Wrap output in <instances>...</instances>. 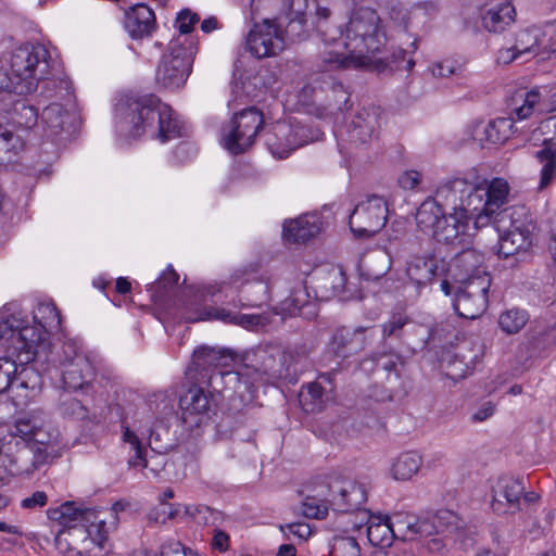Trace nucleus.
Masks as SVG:
<instances>
[{
	"instance_id": "f257e3e1",
	"label": "nucleus",
	"mask_w": 556,
	"mask_h": 556,
	"mask_svg": "<svg viewBox=\"0 0 556 556\" xmlns=\"http://www.w3.org/2000/svg\"><path fill=\"white\" fill-rule=\"evenodd\" d=\"M330 10L318 7L315 13V27L324 42L319 54L323 71L368 70L379 74L388 64L379 56L387 43V34L378 13L370 8L356 9L345 27L328 22Z\"/></svg>"
},
{
	"instance_id": "f03ea898",
	"label": "nucleus",
	"mask_w": 556,
	"mask_h": 556,
	"mask_svg": "<svg viewBox=\"0 0 556 556\" xmlns=\"http://www.w3.org/2000/svg\"><path fill=\"white\" fill-rule=\"evenodd\" d=\"M510 187L504 178L488 180L476 172L455 177L437 189V199L445 205H456L473 214L475 228H483L490 223L497 224L513 219L519 213L516 207H505ZM522 211V208H520Z\"/></svg>"
},
{
	"instance_id": "7ed1b4c3",
	"label": "nucleus",
	"mask_w": 556,
	"mask_h": 556,
	"mask_svg": "<svg viewBox=\"0 0 556 556\" xmlns=\"http://www.w3.org/2000/svg\"><path fill=\"white\" fill-rule=\"evenodd\" d=\"M49 51L42 45L17 48L11 56V71L0 68V101L12 94L24 96L40 86L39 96L45 99L72 101V87L67 78H48Z\"/></svg>"
},
{
	"instance_id": "20e7f679",
	"label": "nucleus",
	"mask_w": 556,
	"mask_h": 556,
	"mask_svg": "<svg viewBox=\"0 0 556 556\" xmlns=\"http://www.w3.org/2000/svg\"><path fill=\"white\" fill-rule=\"evenodd\" d=\"M48 517L62 529L55 536L60 553L71 556H85L94 546L103 547L108 538L105 521L99 511L86 508L75 502H65L59 507L49 508Z\"/></svg>"
},
{
	"instance_id": "39448f33",
	"label": "nucleus",
	"mask_w": 556,
	"mask_h": 556,
	"mask_svg": "<svg viewBox=\"0 0 556 556\" xmlns=\"http://www.w3.org/2000/svg\"><path fill=\"white\" fill-rule=\"evenodd\" d=\"M119 128L132 138L154 129L163 143L182 136V124L174 116L173 110L153 94L130 98Z\"/></svg>"
},
{
	"instance_id": "423d86ee",
	"label": "nucleus",
	"mask_w": 556,
	"mask_h": 556,
	"mask_svg": "<svg viewBox=\"0 0 556 556\" xmlns=\"http://www.w3.org/2000/svg\"><path fill=\"white\" fill-rule=\"evenodd\" d=\"M9 433L12 438L34 444L21 450L13 460L11 472L17 476L30 475L48 463L59 439V431L49 421L35 415L16 420Z\"/></svg>"
},
{
	"instance_id": "0eeeda50",
	"label": "nucleus",
	"mask_w": 556,
	"mask_h": 556,
	"mask_svg": "<svg viewBox=\"0 0 556 556\" xmlns=\"http://www.w3.org/2000/svg\"><path fill=\"white\" fill-rule=\"evenodd\" d=\"M253 364L244 365L237 371H217L210 376L211 386L216 389L218 381H223L225 390L242 395L251 392L263 377L278 378L289 370V362L286 359L283 350L276 344L258 346L253 353Z\"/></svg>"
},
{
	"instance_id": "6e6552de",
	"label": "nucleus",
	"mask_w": 556,
	"mask_h": 556,
	"mask_svg": "<svg viewBox=\"0 0 556 556\" xmlns=\"http://www.w3.org/2000/svg\"><path fill=\"white\" fill-rule=\"evenodd\" d=\"M42 329L38 326L24 325L15 316L0 319V342L7 352L26 365L34 361L37 345L42 339Z\"/></svg>"
},
{
	"instance_id": "1a4fd4ad",
	"label": "nucleus",
	"mask_w": 556,
	"mask_h": 556,
	"mask_svg": "<svg viewBox=\"0 0 556 556\" xmlns=\"http://www.w3.org/2000/svg\"><path fill=\"white\" fill-rule=\"evenodd\" d=\"M62 379L66 390L88 394L93 390L97 371L91 361L74 340L63 343L59 354Z\"/></svg>"
},
{
	"instance_id": "9d476101",
	"label": "nucleus",
	"mask_w": 556,
	"mask_h": 556,
	"mask_svg": "<svg viewBox=\"0 0 556 556\" xmlns=\"http://www.w3.org/2000/svg\"><path fill=\"white\" fill-rule=\"evenodd\" d=\"M490 286V276L464 283H453L448 279L441 282V289L446 295L454 294L453 306L456 313L468 319L480 317L486 309Z\"/></svg>"
},
{
	"instance_id": "9b49d317",
	"label": "nucleus",
	"mask_w": 556,
	"mask_h": 556,
	"mask_svg": "<svg viewBox=\"0 0 556 556\" xmlns=\"http://www.w3.org/2000/svg\"><path fill=\"white\" fill-rule=\"evenodd\" d=\"M153 418L150 415L137 417L132 425L123 424L122 439L124 443L130 445L134 454L128 458V466L130 468L144 469L149 468V464L156 457L147 456L146 447L142 444V439H147L152 451L161 453L163 446L159 443L160 435L153 429Z\"/></svg>"
},
{
	"instance_id": "f8f14e48",
	"label": "nucleus",
	"mask_w": 556,
	"mask_h": 556,
	"mask_svg": "<svg viewBox=\"0 0 556 556\" xmlns=\"http://www.w3.org/2000/svg\"><path fill=\"white\" fill-rule=\"evenodd\" d=\"M263 123V114L255 108L235 114L222 129L224 147L232 154L243 153L253 144Z\"/></svg>"
},
{
	"instance_id": "ddd939ff",
	"label": "nucleus",
	"mask_w": 556,
	"mask_h": 556,
	"mask_svg": "<svg viewBox=\"0 0 556 556\" xmlns=\"http://www.w3.org/2000/svg\"><path fill=\"white\" fill-rule=\"evenodd\" d=\"M192 62L190 49L177 43L172 45L157 65V84L167 89L180 88L190 75Z\"/></svg>"
},
{
	"instance_id": "4468645a",
	"label": "nucleus",
	"mask_w": 556,
	"mask_h": 556,
	"mask_svg": "<svg viewBox=\"0 0 556 556\" xmlns=\"http://www.w3.org/2000/svg\"><path fill=\"white\" fill-rule=\"evenodd\" d=\"M387 219L388 205L384 199L370 195L355 206L349 225L355 236L371 237L384 227Z\"/></svg>"
},
{
	"instance_id": "2eb2a0df",
	"label": "nucleus",
	"mask_w": 556,
	"mask_h": 556,
	"mask_svg": "<svg viewBox=\"0 0 556 556\" xmlns=\"http://www.w3.org/2000/svg\"><path fill=\"white\" fill-rule=\"evenodd\" d=\"M307 129L295 122H277L265 132V143L270 153L278 159L289 154L311 141Z\"/></svg>"
},
{
	"instance_id": "dca6fc26",
	"label": "nucleus",
	"mask_w": 556,
	"mask_h": 556,
	"mask_svg": "<svg viewBox=\"0 0 556 556\" xmlns=\"http://www.w3.org/2000/svg\"><path fill=\"white\" fill-rule=\"evenodd\" d=\"M379 119V108H362L340 129L339 138L342 142L354 147L366 146L377 137L380 127Z\"/></svg>"
},
{
	"instance_id": "f3484780",
	"label": "nucleus",
	"mask_w": 556,
	"mask_h": 556,
	"mask_svg": "<svg viewBox=\"0 0 556 556\" xmlns=\"http://www.w3.org/2000/svg\"><path fill=\"white\" fill-rule=\"evenodd\" d=\"M247 49L256 58L276 55L285 48V33L275 20L255 24L245 39Z\"/></svg>"
},
{
	"instance_id": "a211bd4d",
	"label": "nucleus",
	"mask_w": 556,
	"mask_h": 556,
	"mask_svg": "<svg viewBox=\"0 0 556 556\" xmlns=\"http://www.w3.org/2000/svg\"><path fill=\"white\" fill-rule=\"evenodd\" d=\"M450 206L453 212L442 217L438 230H434V238L437 241L447 245L467 247L472 242L468 222L470 219L475 222L473 214L458 205L455 207Z\"/></svg>"
},
{
	"instance_id": "6ab92c4d",
	"label": "nucleus",
	"mask_w": 556,
	"mask_h": 556,
	"mask_svg": "<svg viewBox=\"0 0 556 556\" xmlns=\"http://www.w3.org/2000/svg\"><path fill=\"white\" fill-rule=\"evenodd\" d=\"M446 278L453 283L470 282L489 276L484 267V254L472 248H465L447 264Z\"/></svg>"
},
{
	"instance_id": "aec40b11",
	"label": "nucleus",
	"mask_w": 556,
	"mask_h": 556,
	"mask_svg": "<svg viewBox=\"0 0 556 556\" xmlns=\"http://www.w3.org/2000/svg\"><path fill=\"white\" fill-rule=\"evenodd\" d=\"M494 225L500 232L498 256L507 258L530 247V230L519 218L514 216L513 219H506L501 223V228L497 224Z\"/></svg>"
},
{
	"instance_id": "412c9836",
	"label": "nucleus",
	"mask_w": 556,
	"mask_h": 556,
	"mask_svg": "<svg viewBox=\"0 0 556 556\" xmlns=\"http://www.w3.org/2000/svg\"><path fill=\"white\" fill-rule=\"evenodd\" d=\"M366 502L365 489L355 481L334 480L329 484L328 503L338 513H351Z\"/></svg>"
},
{
	"instance_id": "4be33fe9",
	"label": "nucleus",
	"mask_w": 556,
	"mask_h": 556,
	"mask_svg": "<svg viewBox=\"0 0 556 556\" xmlns=\"http://www.w3.org/2000/svg\"><path fill=\"white\" fill-rule=\"evenodd\" d=\"M525 486L519 479L502 477L492 486L491 507L496 514H514L520 509Z\"/></svg>"
},
{
	"instance_id": "5701e85b",
	"label": "nucleus",
	"mask_w": 556,
	"mask_h": 556,
	"mask_svg": "<svg viewBox=\"0 0 556 556\" xmlns=\"http://www.w3.org/2000/svg\"><path fill=\"white\" fill-rule=\"evenodd\" d=\"M370 331L371 329L365 327L337 329L330 343L332 352L341 358L362 352L374 337Z\"/></svg>"
},
{
	"instance_id": "b1692460",
	"label": "nucleus",
	"mask_w": 556,
	"mask_h": 556,
	"mask_svg": "<svg viewBox=\"0 0 556 556\" xmlns=\"http://www.w3.org/2000/svg\"><path fill=\"white\" fill-rule=\"evenodd\" d=\"M75 121L74 113L58 102L50 103L41 113L43 131L53 141L63 139V134L71 136L75 130Z\"/></svg>"
},
{
	"instance_id": "393cba45",
	"label": "nucleus",
	"mask_w": 556,
	"mask_h": 556,
	"mask_svg": "<svg viewBox=\"0 0 556 556\" xmlns=\"http://www.w3.org/2000/svg\"><path fill=\"white\" fill-rule=\"evenodd\" d=\"M516 11L509 0H490L480 11L482 27L490 33H502L515 21Z\"/></svg>"
},
{
	"instance_id": "a878e982",
	"label": "nucleus",
	"mask_w": 556,
	"mask_h": 556,
	"mask_svg": "<svg viewBox=\"0 0 556 556\" xmlns=\"http://www.w3.org/2000/svg\"><path fill=\"white\" fill-rule=\"evenodd\" d=\"M206 319L222 320L226 324L237 325L248 330H257L269 323L268 317L263 314H239L219 307L204 309L197 320Z\"/></svg>"
},
{
	"instance_id": "bb28decb",
	"label": "nucleus",
	"mask_w": 556,
	"mask_h": 556,
	"mask_svg": "<svg viewBox=\"0 0 556 556\" xmlns=\"http://www.w3.org/2000/svg\"><path fill=\"white\" fill-rule=\"evenodd\" d=\"M540 36L541 31L536 28L520 30L511 47L498 51V62L509 64L523 54L536 53L541 42Z\"/></svg>"
},
{
	"instance_id": "cd10ccee",
	"label": "nucleus",
	"mask_w": 556,
	"mask_h": 556,
	"mask_svg": "<svg viewBox=\"0 0 556 556\" xmlns=\"http://www.w3.org/2000/svg\"><path fill=\"white\" fill-rule=\"evenodd\" d=\"M184 420L200 425L211 408L208 395L199 387L190 388L179 400Z\"/></svg>"
},
{
	"instance_id": "c85d7f7f",
	"label": "nucleus",
	"mask_w": 556,
	"mask_h": 556,
	"mask_svg": "<svg viewBox=\"0 0 556 556\" xmlns=\"http://www.w3.org/2000/svg\"><path fill=\"white\" fill-rule=\"evenodd\" d=\"M467 343L458 348V352L451 357L445 365V374L453 380L465 378L480 362L482 349L477 345L476 350H469Z\"/></svg>"
},
{
	"instance_id": "c756f323",
	"label": "nucleus",
	"mask_w": 556,
	"mask_h": 556,
	"mask_svg": "<svg viewBox=\"0 0 556 556\" xmlns=\"http://www.w3.org/2000/svg\"><path fill=\"white\" fill-rule=\"evenodd\" d=\"M321 230V222L316 214H305L283 224V237L289 242L300 243L309 240Z\"/></svg>"
},
{
	"instance_id": "7c9ffc66",
	"label": "nucleus",
	"mask_w": 556,
	"mask_h": 556,
	"mask_svg": "<svg viewBox=\"0 0 556 556\" xmlns=\"http://www.w3.org/2000/svg\"><path fill=\"white\" fill-rule=\"evenodd\" d=\"M154 25V13L143 3L135 5L126 13L125 28L135 39L149 36L152 33Z\"/></svg>"
},
{
	"instance_id": "2f4dec72",
	"label": "nucleus",
	"mask_w": 556,
	"mask_h": 556,
	"mask_svg": "<svg viewBox=\"0 0 556 556\" xmlns=\"http://www.w3.org/2000/svg\"><path fill=\"white\" fill-rule=\"evenodd\" d=\"M279 3L280 14L289 22L286 34L300 37L306 24L308 0H276Z\"/></svg>"
},
{
	"instance_id": "473e14b6",
	"label": "nucleus",
	"mask_w": 556,
	"mask_h": 556,
	"mask_svg": "<svg viewBox=\"0 0 556 556\" xmlns=\"http://www.w3.org/2000/svg\"><path fill=\"white\" fill-rule=\"evenodd\" d=\"M457 529V518L450 510L439 511L432 519H419L416 517L414 539L417 535L429 536L434 533L452 532Z\"/></svg>"
},
{
	"instance_id": "72a5a7b5",
	"label": "nucleus",
	"mask_w": 556,
	"mask_h": 556,
	"mask_svg": "<svg viewBox=\"0 0 556 556\" xmlns=\"http://www.w3.org/2000/svg\"><path fill=\"white\" fill-rule=\"evenodd\" d=\"M438 270V261L434 256L427 255L413 256L406 266L407 277L413 281L418 288L425 287L432 282L433 278L437 275Z\"/></svg>"
},
{
	"instance_id": "f704fd0d",
	"label": "nucleus",
	"mask_w": 556,
	"mask_h": 556,
	"mask_svg": "<svg viewBox=\"0 0 556 556\" xmlns=\"http://www.w3.org/2000/svg\"><path fill=\"white\" fill-rule=\"evenodd\" d=\"M229 361H231V354L225 349L200 346L192 355V365L197 370L208 371L211 368L227 366Z\"/></svg>"
},
{
	"instance_id": "c9c22d12",
	"label": "nucleus",
	"mask_w": 556,
	"mask_h": 556,
	"mask_svg": "<svg viewBox=\"0 0 556 556\" xmlns=\"http://www.w3.org/2000/svg\"><path fill=\"white\" fill-rule=\"evenodd\" d=\"M444 215L438 201L428 199L420 204L415 218L421 231L431 233L434 237V230H438V226L441 224Z\"/></svg>"
},
{
	"instance_id": "e433bc0d",
	"label": "nucleus",
	"mask_w": 556,
	"mask_h": 556,
	"mask_svg": "<svg viewBox=\"0 0 556 556\" xmlns=\"http://www.w3.org/2000/svg\"><path fill=\"white\" fill-rule=\"evenodd\" d=\"M422 458L417 452H405L400 454L391 465V476L397 481L410 480L420 469Z\"/></svg>"
},
{
	"instance_id": "4c0bfd02",
	"label": "nucleus",
	"mask_w": 556,
	"mask_h": 556,
	"mask_svg": "<svg viewBox=\"0 0 556 556\" xmlns=\"http://www.w3.org/2000/svg\"><path fill=\"white\" fill-rule=\"evenodd\" d=\"M540 101L541 92L539 89H521L511 97V113L515 114L519 121L527 119L533 114Z\"/></svg>"
},
{
	"instance_id": "58836bf2",
	"label": "nucleus",
	"mask_w": 556,
	"mask_h": 556,
	"mask_svg": "<svg viewBox=\"0 0 556 556\" xmlns=\"http://www.w3.org/2000/svg\"><path fill=\"white\" fill-rule=\"evenodd\" d=\"M392 258L390 254L384 250H375L362 261V267L365 270V275L368 279H380L391 269Z\"/></svg>"
},
{
	"instance_id": "ea45409f",
	"label": "nucleus",
	"mask_w": 556,
	"mask_h": 556,
	"mask_svg": "<svg viewBox=\"0 0 556 556\" xmlns=\"http://www.w3.org/2000/svg\"><path fill=\"white\" fill-rule=\"evenodd\" d=\"M323 91L326 93L327 114L337 116L350 108V93L341 83L327 84Z\"/></svg>"
},
{
	"instance_id": "a19ab883",
	"label": "nucleus",
	"mask_w": 556,
	"mask_h": 556,
	"mask_svg": "<svg viewBox=\"0 0 556 556\" xmlns=\"http://www.w3.org/2000/svg\"><path fill=\"white\" fill-rule=\"evenodd\" d=\"M367 536L372 545L390 546L396 536L391 530L389 516L371 517L367 527Z\"/></svg>"
},
{
	"instance_id": "79ce46f5",
	"label": "nucleus",
	"mask_w": 556,
	"mask_h": 556,
	"mask_svg": "<svg viewBox=\"0 0 556 556\" xmlns=\"http://www.w3.org/2000/svg\"><path fill=\"white\" fill-rule=\"evenodd\" d=\"M239 292L238 301L242 307H258L268 300V286L261 280L247 282Z\"/></svg>"
},
{
	"instance_id": "37998d69",
	"label": "nucleus",
	"mask_w": 556,
	"mask_h": 556,
	"mask_svg": "<svg viewBox=\"0 0 556 556\" xmlns=\"http://www.w3.org/2000/svg\"><path fill=\"white\" fill-rule=\"evenodd\" d=\"M536 157L543 164L539 189H544L556 177V144L544 140V148L536 152Z\"/></svg>"
},
{
	"instance_id": "c03bdc74",
	"label": "nucleus",
	"mask_w": 556,
	"mask_h": 556,
	"mask_svg": "<svg viewBox=\"0 0 556 556\" xmlns=\"http://www.w3.org/2000/svg\"><path fill=\"white\" fill-rule=\"evenodd\" d=\"M39 376L33 369L22 365L20 372H16V376L10 390L16 396L28 397V391L34 394L39 389Z\"/></svg>"
},
{
	"instance_id": "a18cd8bd",
	"label": "nucleus",
	"mask_w": 556,
	"mask_h": 556,
	"mask_svg": "<svg viewBox=\"0 0 556 556\" xmlns=\"http://www.w3.org/2000/svg\"><path fill=\"white\" fill-rule=\"evenodd\" d=\"M346 276L341 268H331L320 278L319 288L324 289V298L343 296Z\"/></svg>"
},
{
	"instance_id": "49530a36",
	"label": "nucleus",
	"mask_w": 556,
	"mask_h": 556,
	"mask_svg": "<svg viewBox=\"0 0 556 556\" xmlns=\"http://www.w3.org/2000/svg\"><path fill=\"white\" fill-rule=\"evenodd\" d=\"M24 147L20 136L0 125V163H10Z\"/></svg>"
},
{
	"instance_id": "de8ad7c7",
	"label": "nucleus",
	"mask_w": 556,
	"mask_h": 556,
	"mask_svg": "<svg viewBox=\"0 0 556 556\" xmlns=\"http://www.w3.org/2000/svg\"><path fill=\"white\" fill-rule=\"evenodd\" d=\"M391 523V530L394 532L396 539L400 540H413L416 516L408 513L397 511L392 516H389Z\"/></svg>"
},
{
	"instance_id": "09e8293b",
	"label": "nucleus",
	"mask_w": 556,
	"mask_h": 556,
	"mask_svg": "<svg viewBox=\"0 0 556 556\" xmlns=\"http://www.w3.org/2000/svg\"><path fill=\"white\" fill-rule=\"evenodd\" d=\"M314 306L308 300V294L303 288L295 289L291 295L280 303V313L293 316L302 315L303 309Z\"/></svg>"
},
{
	"instance_id": "8fccbe9b",
	"label": "nucleus",
	"mask_w": 556,
	"mask_h": 556,
	"mask_svg": "<svg viewBox=\"0 0 556 556\" xmlns=\"http://www.w3.org/2000/svg\"><path fill=\"white\" fill-rule=\"evenodd\" d=\"M513 127L511 118H496L490 122L483 128V134L485 136V141L490 143H502L509 137V130Z\"/></svg>"
},
{
	"instance_id": "3c124183",
	"label": "nucleus",
	"mask_w": 556,
	"mask_h": 556,
	"mask_svg": "<svg viewBox=\"0 0 556 556\" xmlns=\"http://www.w3.org/2000/svg\"><path fill=\"white\" fill-rule=\"evenodd\" d=\"M528 321V314L518 308L508 309L500 315L498 326L507 334L519 332Z\"/></svg>"
},
{
	"instance_id": "603ef678",
	"label": "nucleus",
	"mask_w": 556,
	"mask_h": 556,
	"mask_svg": "<svg viewBox=\"0 0 556 556\" xmlns=\"http://www.w3.org/2000/svg\"><path fill=\"white\" fill-rule=\"evenodd\" d=\"M34 319L45 329H54L61 324L59 311L52 303H40L34 313Z\"/></svg>"
},
{
	"instance_id": "864d4df0",
	"label": "nucleus",
	"mask_w": 556,
	"mask_h": 556,
	"mask_svg": "<svg viewBox=\"0 0 556 556\" xmlns=\"http://www.w3.org/2000/svg\"><path fill=\"white\" fill-rule=\"evenodd\" d=\"M12 118L16 125L30 128L36 125L38 113L33 105L27 104L24 100H16L14 101Z\"/></svg>"
},
{
	"instance_id": "5fc2aeb1",
	"label": "nucleus",
	"mask_w": 556,
	"mask_h": 556,
	"mask_svg": "<svg viewBox=\"0 0 556 556\" xmlns=\"http://www.w3.org/2000/svg\"><path fill=\"white\" fill-rule=\"evenodd\" d=\"M430 71L435 78H447L451 76L464 78L466 76L465 64L451 59L434 63Z\"/></svg>"
},
{
	"instance_id": "6e6d98bb",
	"label": "nucleus",
	"mask_w": 556,
	"mask_h": 556,
	"mask_svg": "<svg viewBox=\"0 0 556 556\" xmlns=\"http://www.w3.org/2000/svg\"><path fill=\"white\" fill-rule=\"evenodd\" d=\"M361 546L352 536H336L330 546V556H359Z\"/></svg>"
},
{
	"instance_id": "4d7b16f0",
	"label": "nucleus",
	"mask_w": 556,
	"mask_h": 556,
	"mask_svg": "<svg viewBox=\"0 0 556 556\" xmlns=\"http://www.w3.org/2000/svg\"><path fill=\"white\" fill-rule=\"evenodd\" d=\"M331 383L330 374H321L319 376V381H314L307 384L306 394H302L303 400L306 401V396H308L314 409L315 407L320 408L327 399V392L323 387V382Z\"/></svg>"
},
{
	"instance_id": "13d9d810",
	"label": "nucleus",
	"mask_w": 556,
	"mask_h": 556,
	"mask_svg": "<svg viewBox=\"0 0 556 556\" xmlns=\"http://www.w3.org/2000/svg\"><path fill=\"white\" fill-rule=\"evenodd\" d=\"M9 354L0 357V394L10 390L17 372V359Z\"/></svg>"
},
{
	"instance_id": "bf43d9fd",
	"label": "nucleus",
	"mask_w": 556,
	"mask_h": 556,
	"mask_svg": "<svg viewBox=\"0 0 556 556\" xmlns=\"http://www.w3.org/2000/svg\"><path fill=\"white\" fill-rule=\"evenodd\" d=\"M59 410L63 416L76 419H85L88 414V409L81 401L68 395H62Z\"/></svg>"
},
{
	"instance_id": "052dcab7",
	"label": "nucleus",
	"mask_w": 556,
	"mask_h": 556,
	"mask_svg": "<svg viewBox=\"0 0 556 556\" xmlns=\"http://www.w3.org/2000/svg\"><path fill=\"white\" fill-rule=\"evenodd\" d=\"M408 324H412V321L407 315L395 313L382 325V337L384 339L390 337L399 338L402 329Z\"/></svg>"
},
{
	"instance_id": "680f3d73",
	"label": "nucleus",
	"mask_w": 556,
	"mask_h": 556,
	"mask_svg": "<svg viewBox=\"0 0 556 556\" xmlns=\"http://www.w3.org/2000/svg\"><path fill=\"white\" fill-rule=\"evenodd\" d=\"M408 52L402 48H399L396 50H394L392 52V54L388 58H384V56H381L379 54V56L381 59L384 60V62L388 64V67L382 72H387V71H394V70H400L401 68V64L403 62H405V65H404V70L407 71V72H410L414 66H415V61L412 59V58H406V54Z\"/></svg>"
},
{
	"instance_id": "e2e57ef3",
	"label": "nucleus",
	"mask_w": 556,
	"mask_h": 556,
	"mask_svg": "<svg viewBox=\"0 0 556 556\" xmlns=\"http://www.w3.org/2000/svg\"><path fill=\"white\" fill-rule=\"evenodd\" d=\"M375 362L378 368L383 369L388 374L394 372L396 377L400 375V368L404 365L402 356L396 353L379 355Z\"/></svg>"
},
{
	"instance_id": "0e129e2a",
	"label": "nucleus",
	"mask_w": 556,
	"mask_h": 556,
	"mask_svg": "<svg viewBox=\"0 0 556 556\" xmlns=\"http://www.w3.org/2000/svg\"><path fill=\"white\" fill-rule=\"evenodd\" d=\"M389 16L395 27L408 30L412 21V12L402 4L392 5Z\"/></svg>"
},
{
	"instance_id": "69168bd1",
	"label": "nucleus",
	"mask_w": 556,
	"mask_h": 556,
	"mask_svg": "<svg viewBox=\"0 0 556 556\" xmlns=\"http://www.w3.org/2000/svg\"><path fill=\"white\" fill-rule=\"evenodd\" d=\"M279 529L283 534H286L288 539L291 534L294 538H298L300 541L307 540L312 534L311 527L305 522L281 525Z\"/></svg>"
},
{
	"instance_id": "338daca9",
	"label": "nucleus",
	"mask_w": 556,
	"mask_h": 556,
	"mask_svg": "<svg viewBox=\"0 0 556 556\" xmlns=\"http://www.w3.org/2000/svg\"><path fill=\"white\" fill-rule=\"evenodd\" d=\"M177 513L173 505H168V509L160 505L150 510L148 521L150 525H164L167 520L173 519Z\"/></svg>"
},
{
	"instance_id": "774afa93",
	"label": "nucleus",
	"mask_w": 556,
	"mask_h": 556,
	"mask_svg": "<svg viewBox=\"0 0 556 556\" xmlns=\"http://www.w3.org/2000/svg\"><path fill=\"white\" fill-rule=\"evenodd\" d=\"M161 556H194V553L179 541L170 539L161 546Z\"/></svg>"
}]
</instances>
